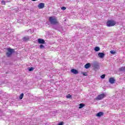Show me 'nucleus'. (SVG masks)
Returning <instances> with one entry per match:
<instances>
[{
	"instance_id": "1",
	"label": "nucleus",
	"mask_w": 125,
	"mask_h": 125,
	"mask_svg": "<svg viewBox=\"0 0 125 125\" xmlns=\"http://www.w3.org/2000/svg\"><path fill=\"white\" fill-rule=\"evenodd\" d=\"M6 50H7V52H6V56H7L8 58L11 57L13 53L15 52L14 49L11 48H6Z\"/></svg>"
},
{
	"instance_id": "2",
	"label": "nucleus",
	"mask_w": 125,
	"mask_h": 125,
	"mask_svg": "<svg viewBox=\"0 0 125 125\" xmlns=\"http://www.w3.org/2000/svg\"><path fill=\"white\" fill-rule=\"evenodd\" d=\"M49 21L51 25H56L58 24V21H57V19L54 17H50L49 18Z\"/></svg>"
},
{
	"instance_id": "3",
	"label": "nucleus",
	"mask_w": 125,
	"mask_h": 125,
	"mask_svg": "<svg viewBox=\"0 0 125 125\" xmlns=\"http://www.w3.org/2000/svg\"><path fill=\"white\" fill-rule=\"evenodd\" d=\"M117 24V22H116L114 20H109L106 22V26L107 27H113L115 26Z\"/></svg>"
},
{
	"instance_id": "4",
	"label": "nucleus",
	"mask_w": 125,
	"mask_h": 125,
	"mask_svg": "<svg viewBox=\"0 0 125 125\" xmlns=\"http://www.w3.org/2000/svg\"><path fill=\"white\" fill-rule=\"evenodd\" d=\"M92 67H93L94 71H96V70H98L100 69V66H99V63L97 62H94L92 64H91Z\"/></svg>"
},
{
	"instance_id": "5",
	"label": "nucleus",
	"mask_w": 125,
	"mask_h": 125,
	"mask_svg": "<svg viewBox=\"0 0 125 125\" xmlns=\"http://www.w3.org/2000/svg\"><path fill=\"white\" fill-rule=\"evenodd\" d=\"M105 97H106V94H104V93L101 94L96 97V100H102V99H103V98H105Z\"/></svg>"
},
{
	"instance_id": "6",
	"label": "nucleus",
	"mask_w": 125,
	"mask_h": 125,
	"mask_svg": "<svg viewBox=\"0 0 125 125\" xmlns=\"http://www.w3.org/2000/svg\"><path fill=\"white\" fill-rule=\"evenodd\" d=\"M53 28L54 30H60V29H62V27L58 24H54Z\"/></svg>"
},
{
	"instance_id": "7",
	"label": "nucleus",
	"mask_w": 125,
	"mask_h": 125,
	"mask_svg": "<svg viewBox=\"0 0 125 125\" xmlns=\"http://www.w3.org/2000/svg\"><path fill=\"white\" fill-rule=\"evenodd\" d=\"M38 43H40V44H44V43H45V41H44V40H43V39H38Z\"/></svg>"
},
{
	"instance_id": "8",
	"label": "nucleus",
	"mask_w": 125,
	"mask_h": 125,
	"mask_svg": "<svg viewBox=\"0 0 125 125\" xmlns=\"http://www.w3.org/2000/svg\"><path fill=\"white\" fill-rule=\"evenodd\" d=\"M71 73H72V74H74L75 75H77L78 74H79V71H78V70L77 69H72L70 70Z\"/></svg>"
},
{
	"instance_id": "9",
	"label": "nucleus",
	"mask_w": 125,
	"mask_h": 125,
	"mask_svg": "<svg viewBox=\"0 0 125 125\" xmlns=\"http://www.w3.org/2000/svg\"><path fill=\"white\" fill-rule=\"evenodd\" d=\"M98 56L99 57H100V58H104V57L105 56V53L99 52L98 54Z\"/></svg>"
},
{
	"instance_id": "10",
	"label": "nucleus",
	"mask_w": 125,
	"mask_h": 125,
	"mask_svg": "<svg viewBox=\"0 0 125 125\" xmlns=\"http://www.w3.org/2000/svg\"><path fill=\"white\" fill-rule=\"evenodd\" d=\"M39 9H42V8H43L44 7V3H40L38 6Z\"/></svg>"
},
{
	"instance_id": "11",
	"label": "nucleus",
	"mask_w": 125,
	"mask_h": 125,
	"mask_svg": "<svg viewBox=\"0 0 125 125\" xmlns=\"http://www.w3.org/2000/svg\"><path fill=\"white\" fill-rule=\"evenodd\" d=\"M29 40H30V37L28 36H26L22 38V41L23 42H28Z\"/></svg>"
},
{
	"instance_id": "12",
	"label": "nucleus",
	"mask_w": 125,
	"mask_h": 125,
	"mask_svg": "<svg viewBox=\"0 0 125 125\" xmlns=\"http://www.w3.org/2000/svg\"><path fill=\"white\" fill-rule=\"evenodd\" d=\"M91 67V64H90V63H87L86 64L84 65V68L85 69H89Z\"/></svg>"
},
{
	"instance_id": "13",
	"label": "nucleus",
	"mask_w": 125,
	"mask_h": 125,
	"mask_svg": "<svg viewBox=\"0 0 125 125\" xmlns=\"http://www.w3.org/2000/svg\"><path fill=\"white\" fill-rule=\"evenodd\" d=\"M115 82H116V80H115V79L113 78H110L109 79V83H115Z\"/></svg>"
},
{
	"instance_id": "14",
	"label": "nucleus",
	"mask_w": 125,
	"mask_h": 125,
	"mask_svg": "<svg viewBox=\"0 0 125 125\" xmlns=\"http://www.w3.org/2000/svg\"><path fill=\"white\" fill-rule=\"evenodd\" d=\"M104 115V113L103 112H99L98 113H97L96 116L97 117H101L102 116H103Z\"/></svg>"
},
{
	"instance_id": "15",
	"label": "nucleus",
	"mask_w": 125,
	"mask_h": 125,
	"mask_svg": "<svg viewBox=\"0 0 125 125\" xmlns=\"http://www.w3.org/2000/svg\"><path fill=\"white\" fill-rule=\"evenodd\" d=\"M84 106H85L84 104H79V109H82V108H83V107H84Z\"/></svg>"
},
{
	"instance_id": "16",
	"label": "nucleus",
	"mask_w": 125,
	"mask_h": 125,
	"mask_svg": "<svg viewBox=\"0 0 125 125\" xmlns=\"http://www.w3.org/2000/svg\"><path fill=\"white\" fill-rule=\"evenodd\" d=\"M94 50H95V51H96V52L99 51V50H100V47H98V46H96V47L94 48Z\"/></svg>"
},
{
	"instance_id": "17",
	"label": "nucleus",
	"mask_w": 125,
	"mask_h": 125,
	"mask_svg": "<svg viewBox=\"0 0 125 125\" xmlns=\"http://www.w3.org/2000/svg\"><path fill=\"white\" fill-rule=\"evenodd\" d=\"M23 97H24V93H22L19 97V99H20V100H21V99H23Z\"/></svg>"
},
{
	"instance_id": "18",
	"label": "nucleus",
	"mask_w": 125,
	"mask_h": 125,
	"mask_svg": "<svg viewBox=\"0 0 125 125\" xmlns=\"http://www.w3.org/2000/svg\"><path fill=\"white\" fill-rule=\"evenodd\" d=\"M34 67H29L28 68V71H29V72H32V71H34Z\"/></svg>"
},
{
	"instance_id": "19",
	"label": "nucleus",
	"mask_w": 125,
	"mask_h": 125,
	"mask_svg": "<svg viewBox=\"0 0 125 125\" xmlns=\"http://www.w3.org/2000/svg\"><path fill=\"white\" fill-rule=\"evenodd\" d=\"M110 53L111 54H113L114 55V54H116V51H115L114 50H111L110 51Z\"/></svg>"
},
{
	"instance_id": "20",
	"label": "nucleus",
	"mask_w": 125,
	"mask_h": 125,
	"mask_svg": "<svg viewBox=\"0 0 125 125\" xmlns=\"http://www.w3.org/2000/svg\"><path fill=\"white\" fill-rule=\"evenodd\" d=\"M82 74H83V76H87V73L86 72H82Z\"/></svg>"
},
{
	"instance_id": "21",
	"label": "nucleus",
	"mask_w": 125,
	"mask_h": 125,
	"mask_svg": "<svg viewBox=\"0 0 125 125\" xmlns=\"http://www.w3.org/2000/svg\"><path fill=\"white\" fill-rule=\"evenodd\" d=\"M28 32H29L30 34H32V33H34V30L33 29H30L28 30Z\"/></svg>"
},
{
	"instance_id": "22",
	"label": "nucleus",
	"mask_w": 125,
	"mask_h": 125,
	"mask_svg": "<svg viewBox=\"0 0 125 125\" xmlns=\"http://www.w3.org/2000/svg\"><path fill=\"white\" fill-rule=\"evenodd\" d=\"M66 98L69 99L72 98V95L68 94V95L66 96Z\"/></svg>"
},
{
	"instance_id": "23",
	"label": "nucleus",
	"mask_w": 125,
	"mask_h": 125,
	"mask_svg": "<svg viewBox=\"0 0 125 125\" xmlns=\"http://www.w3.org/2000/svg\"><path fill=\"white\" fill-rule=\"evenodd\" d=\"M40 48H41V49L44 48V45H43L42 44H41L40 46Z\"/></svg>"
},
{
	"instance_id": "24",
	"label": "nucleus",
	"mask_w": 125,
	"mask_h": 125,
	"mask_svg": "<svg viewBox=\"0 0 125 125\" xmlns=\"http://www.w3.org/2000/svg\"><path fill=\"white\" fill-rule=\"evenodd\" d=\"M1 3L2 4H3L4 5H5V1H4V0H2V1H1Z\"/></svg>"
},
{
	"instance_id": "25",
	"label": "nucleus",
	"mask_w": 125,
	"mask_h": 125,
	"mask_svg": "<svg viewBox=\"0 0 125 125\" xmlns=\"http://www.w3.org/2000/svg\"><path fill=\"white\" fill-rule=\"evenodd\" d=\"M101 79H105V74L101 76Z\"/></svg>"
},
{
	"instance_id": "26",
	"label": "nucleus",
	"mask_w": 125,
	"mask_h": 125,
	"mask_svg": "<svg viewBox=\"0 0 125 125\" xmlns=\"http://www.w3.org/2000/svg\"><path fill=\"white\" fill-rule=\"evenodd\" d=\"M61 9L62 10H66V7H64V6L62 7Z\"/></svg>"
},
{
	"instance_id": "27",
	"label": "nucleus",
	"mask_w": 125,
	"mask_h": 125,
	"mask_svg": "<svg viewBox=\"0 0 125 125\" xmlns=\"http://www.w3.org/2000/svg\"><path fill=\"white\" fill-rule=\"evenodd\" d=\"M64 125V122H61L59 123L58 125Z\"/></svg>"
},
{
	"instance_id": "28",
	"label": "nucleus",
	"mask_w": 125,
	"mask_h": 125,
	"mask_svg": "<svg viewBox=\"0 0 125 125\" xmlns=\"http://www.w3.org/2000/svg\"><path fill=\"white\" fill-rule=\"evenodd\" d=\"M32 1H36V0H31Z\"/></svg>"
}]
</instances>
